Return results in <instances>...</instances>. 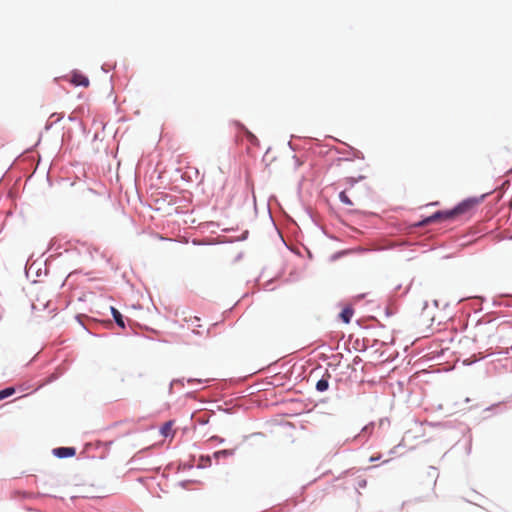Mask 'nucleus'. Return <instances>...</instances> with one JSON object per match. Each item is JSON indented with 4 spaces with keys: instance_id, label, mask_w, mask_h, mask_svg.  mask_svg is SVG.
<instances>
[{
    "instance_id": "4468645a",
    "label": "nucleus",
    "mask_w": 512,
    "mask_h": 512,
    "mask_svg": "<svg viewBox=\"0 0 512 512\" xmlns=\"http://www.w3.org/2000/svg\"><path fill=\"white\" fill-rule=\"evenodd\" d=\"M193 331H194L196 334H200V331H198V330H195V329H194Z\"/></svg>"
},
{
    "instance_id": "20e7f679",
    "label": "nucleus",
    "mask_w": 512,
    "mask_h": 512,
    "mask_svg": "<svg viewBox=\"0 0 512 512\" xmlns=\"http://www.w3.org/2000/svg\"><path fill=\"white\" fill-rule=\"evenodd\" d=\"M329 379L330 374H325L320 380L316 383V389L319 392H324L329 388Z\"/></svg>"
},
{
    "instance_id": "ddd939ff",
    "label": "nucleus",
    "mask_w": 512,
    "mask_h": 512,
    "mask_svg": "<svg viewBox=\"0 0 512 512\" xmlns=\"http://www.w3.org/2000/svg\"><path fill=\"white\" fill-rule=\"evenodd\" d=\"M347 182H348L351 186H353V185H354V183L356 182V180H355L354 178H348V179H347Z\"/></svg>"
},
{
    "instance_id": "7ed1b4c3",
    "label": "nucleus",
    "mask_w": 512,
    "mask_h": 512,
    "mask_svg": "<svg viewBox=\"0 0 512 512\" xmlns=\"http://www.w3.org/2000/svg\"><path fill=\"white\" fill-rule=\"evenodd\" d=\"M55 456L59 458H67L75 455L76 450L73 447H59L53 450Z\"/></svg>"
},
{
    "instance_id": "f03ea898",
    "label": "nucleus",
    "mask_w": 512,
    "mask_h": 512,
    "mask_svg": "<svg viewBox=\"0 0 512 512\" xmlns=\"http://www.w3.org/2000/svg\"><path fill=\"white\" fill-rule=\"evenodd\" d=\"M70 82L75 86H83V87H88L89 83H90L87 76H85L81 73H78V72H74L71 75Z\"/></svg>"
},
{
    "instance_id": "0eeeda50",
    "label": "nucleus",
    "mask_w": 512,
    "mask_h": 512,
    "mask_svg": "<svg viewBox=\"0 0 512 512\" xmlns=\"http://www.w3.org/2000/svg\"><path fill=\"white\" fill-rule=\"evenodd\" d=\"M111 312L117 325L120 326L121 328H124L125 324L122 314L114 307H111Z\"/></svg>"
},
{
    "instance_id": "f257e3e1",
    "label": "nucleus",
    "mask_w": 512,
    "mask_h": 512,
    "mask_svg": "<svg viewBox=\"0 0 512 512\" xmlns=\"http://www.w3.org/2000/svg\"><path fill=\"white\" fill-rule=\"evenodd\" d=\"M478 204V200L476 199H466L459 203L456 207L451 210L446 211H438L433 215L425 218L421 222H419L418 226H426L428 224L439 222V221H451L455 220L458 217L469 213L476 205Z\"/></svg>"
},
{
    "instance_id": "f8f14e48",
    "label": "nucleus",
    "mask_w": 512,
    "mask_h": 512,
    "mask_svg": "<svg viewBox=\"0 0 512 512\" xmlns=\"http://www.w3.org/2000/svg\"><path fill=\"white\" fill-rule=\"evenodd\" d=\"M232 451L231 450H221V451H217L214 453V456L215 458H220L221 456H228V455H232Z\"/></svg>"
},
{
    "instance_id": "423d86ee",
    "label": "nucleus",
    "mask_w": 512,
    "mask_h": 512,
    "mask_svg": "<svg viewBox=\"0 0 512 512\" xmlns=\"http://www.w3.org/2000/svg\"><path fill=\"white\" fill-rule=\"evenodd\" d=\"M353 314H354L353 309L350 307H346L340 313V318L342 319V321L344 323L348 324V323H350Z\"/></svg>"
},
{
    "instance_id": "9d476101",
    "label": "nucleus",
    "mask_w": 512,
    "mask_h": 512,
    "mask_svg": "<svg viewBox=\"0 0 512 512\" xmlns=\"http://www.w3.org/2000/svg\"><path fill=\"white\" fill-rule=\"evenodd\" d=\"M185 321L188 323L190 322L195 327H201V325L198 324L200 319L197 316H190L189 318H185Z\"/></svg>"
},
{
    "instance_id": "39448f33",
    "label": "nucleus",
    "mask_w": 512,
    "mask_h": 512,
    "mask_svg": "<svg viewBox=\"0 0 512 512\" xmlns=\"http://www.w3.org/2000/svg\"><path fill=\"white\" fill-rule=\"evenodd\" d=\"M173 424V421H168L161 427L160 432L164 437H173Z\"/></svg>"
},
{
    "instance_id": "9b49d317",
    "label": "nucleus",
    "mask_w": 512,
    "mask_h": 512,
    "mask_svg": "<svg viewBox=\"0 0 512 512\" xmlns=\"http://www.w3.org/2000/svg\"><path fill=\"white\" fill-rule=\"evenodd\" d=\"M245 134L247 136V139L253 143V144H256L258 142V139L256 138V136L251 133L249 130L245 129Z\"/></svg>"
},
{
    "instance_id": "1a4fd4ad",
    "label": "nucleus",
    "mask_w": 512,
    "mask_h": 512,
    "mask_svg": "<svg viewBox=\"0 0 512 512\" xmlns=\"http://www.w3.org/2000/svg\"><path fill=\"white\" fill-rule=\"evenodd\" d=\"M339 199L342 203L346 204V205H353V202L351 201V199L346 195L345 191H342L340 194H339Z\"/></svg>"
},
{
    "instance_id": "6e6552de",
    "label": "nucleus",
    "mask_w": 512,
    "mask_h": 512,
    "mask_svg": "<svg viewBox=\"0 0 512 512\" xmlns=\"http://www.w3.org/2000/svg\"><path fill=\"white\" fill-rule=\"evenodd\" d=\"M15 392V389L12 388V387H9V388H6V389H3L0 391V400H3L11 395H13Z\"/></svg>"
}]
</instances>
